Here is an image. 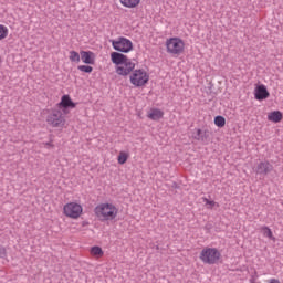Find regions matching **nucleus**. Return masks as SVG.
<instances>
[{"label":"nucleus","mask_w":283,"mask_h":283,"mask_svg":"<svg viewBox=\"0 0 283 283\" xmlns=\"http://www.w3.org/2000/svg\"><path fill=\"white\" fill-rule=\"evenodd\" d=\"M119 3H122L124 8H138L140 0H119Z\"/></svg>","instance_id":"dca6fc26"},{"label":"nucleus","mask_w":283,"mask_h":283,"mask_svg":"<svg viewBox=\"0 0 283 283\" xmlns=\"http://www.w3.org/2000/svg\"><path fill=\"white\" fill-rule=\"evenodd\" d=\"M270 93L264 84L259 85L254 91V98L256 101H264L269 98Z\"/></svg>","instance_id":"1a4fd4ad"},{"label":"nucleus","mask_w":283,"mask_h":283,"mask_svg":"<svg viewBox=\"0 0 283 283\" xmlns=\"http://www.w3.org/2000/svg\"><path fill=\"white\" fill-rule=\"evenodd\" d=\"M94 213L101 222H112L118 216V208L114 203L102 202L95 207Z\"/></svg>","instance_id":"f03ea898"},{"label":"nucleus","mask_w":283,"mask_h":283,"mask_svg":"<svg viewBox=\"0 0 283 283\" xmlns=\"http://www.w3.org/2000/svg\"><path fill=\"white\" fill-rule=\"evenodd\" d=\"M10 31L8 30V27L0 24V41H3V39H8V34Z\"/></svg>","instance_id":"aec40b11"},{"label":"nucleus","mask_w":283,"mask_h":283,"mask_svg":"<svg viewBox=\"0 0 283 283\" xmlns=\"http://www.w3.org/2000/svg\"><path fill=\"white\" fill-rule=\"evenodd\" d=\"M166 52L175 59L185 53V40L178 36H172L166 40Z\"/></svg>","instance_id":"7ed1b4c3"},{"label":"nucleus","mask_w":283,"mask_h":283,"mask_svg":"<svg viewBox=\"0 0 283 283\" xmlns=\"http://www.w3.org/2000/svg\"><path fill=\"white\" fill-rule=\"evenodd\" d=\"M111 43L116 52H122L123 54H127L134 50V43L127 38L120 36L116 40H112Z\"/></svg>","instance_id":"423d86ee"},{"label":"nucleus","mask_w":283,"mask_h":283,"mask_svg":"<svg viewBox=\"0 0 283 283\" xmlns=\"http://www.w3.org/2000/svg\"><path fill=\"white\" fill-rule=\"evenodd\" d=\"M91 254H93L94 256H101L103 255V249H101V247L98 245L92 247Z\"/></svg>","instance_id":"4be33fe9"},{"label":"nucleus","mask_w":283,"mask_h":283,"mask_svg":"<svg viewBox=\"0 0 283 283\" xmlns=\"http://www.w3.org/2000/svg\"><path fill=\"white\" fill-rule=\"evenodd\" d=\"M46 146H50V143H46Z\"/></svg>","instance_id":"a878e982"},{"label":"nucleus","mask_w":283,"mask_h":283,"mask_svg":"<svg viewBox=\"0 0 283 283\" xmlns=\"http://www.w3.org/2000/svg\"><path fill=\"white\" fill-rule=\"evenodd\" d=\"M81 60L86 65H94V53L92 51H81Z\"/></svg>","instance_id":"f8f14e48"},{"label":"nucleus","mask_w":283,"mask_h":283,"mask_svg":"<svg viewBox=\"0 0 283 283\" xmlns=\"http://www.w3.org/2000/svg\"><path fill=\"white\" fill-rule=\"evenodd\" d=\"M271 171H273V165L269 161H261L256 166V174H263L266 176V174H271Z\"/></svg>","instance_id":"9d476101"},{"label":"nucleus","mask_w":283,"mask_h":283,"mask_svg":"<svg viewBox=\"0 0 283 283\" xmlns=\"http://www.w3.org/2000/svg\"><path fill=\"white\" fill-rule=\"evenodd\" d=\"M69 59L72 63H81V54L76 51H71Z\"/></svg>","instance_id":"a211bd4d"},{"label":"nucleus","mask_w":283,"mask_h":283,"mask_svg":"<svg viewBox=\"0 0 283 283\" xmlns=\"http://www.w3.org/2000/svg\"><path fill=\"white\" fill-rule=\"evenodd\" d=\"M77 70L80 72H84L85 74H91V72L94 70L92 66L90 65H80L77 66Z\"/></svg>","instance_id":"5701e85b"},{"label":"nucleus","mask_w":283,"mask_h":283,"mask_svg":"<svg viewBox=\"0 0 283 283\" xmlns=\"http://www.w3.org/2000/svg\"><path fill=\"white\" fill-rule=\"evenodd\" d=\"M0 255H6V248L0 245Z\"/></svg>","instance_id":"393cba45"},{"label":"nucleus","mask_w":283,"mask_h":283,"mask_svg":"<svg viewBox=\"0 0 283 283\" xmlns=\"http://www.w3.org/2000/svg\"><path fill=\"white\" fill-rule=\"evenodd\" d=\"M130 83L134 87H144L149 83V73L144 69L134 70L130 74Z\"/></svg>","instance_id":"39448f33"},{"label":"nucleus","mask_w":283,"mask_h":283,"mask_svg":"<svg viewBox=\"0 0 283 283\" xmlns=\"http://www.w3.org/2000/svg\"><path fill=\"white\" fill-rule=\"evenodd\" d=\"M64 216L76 220L83 216V206L77 202H69L63 207Z\"/></svg>","instance_id":"0eeeda50"},{"label":"nucleus","mask_w":283,"mask_h":283,"mask_svg":"<svg viewBox=\"0 0 283 283\" xmlns=\"http://www.w3.org/2000/svg\"><path fill=\"white\" fill-rule=\"evenodd\" d=\"M192 138H195V140H199L200 143H207V132L200 128H195L192 130Z\"/></svg>","instance_id":"ddd939ff"},{"label":"nucleus","mask_w":283,"mask_h":283,"mask_svg":"<svg viewBox=\"0 0 283 283\" xmlns=\"http://www.w3.org/2000/svg\"><path fill=\"white\" fill-rule=\"evenodd\" d=\"M59 107H64V109L71 107V109H74V107H76V103L72 102L70 95H63L61 102L59 103Z\"/></svg>","instance_id":"9b49d317"},{"label":"nucleus","mask_w":283,"mask_h":283,"mask_svg":"<svg viewBox=\"0 0 283 283\" xmlns=\"http://www.w3.org/2000/svg\"><path fill=\"white\" fill-rule=\"evenodd\" d=\"M261 231L265 238H269V240H275V237H273V231H271L269 227L263 226Z\"/></svg>","instance_id":"6ab92c4d"},{"label":"nucleus","mask_w":283,"mask_h":283,"mask_svg":"<svg viewBox=\"0 0 283 283\" xmlns=\"http://www.w3.org/2000/svg\"><path fill=\"white\" fill-rule=\"evenodd\" d=\"M214 125L217 127H224V125H227V119H224L223 116L219 115V116L214 117Z\"/></svg>","instance_id":"412c9836"},{"label":"nucleus","mask_w":283,"mask_h":283,"mask_svg":"<svg viewBox=\"0 0 283 283\" xmlns=\"http://www.w3.org/2000/svg\"><path fill=\"white\" fill-rule=\"evenodd\" d=\"M268 120L271 123H280V120H282V113L280 111L271 112L268 115Z\"/></svg>","instance_id":"2eb2a0df"},{"label":"nucleus","mask_w":283,"mask_h":283,"mask_svg":"<svg viewBox=\"0 0 283 283\" xmlns=\"http://www.w3.org/2000/svg\"><path fill=\"white\" fill-rule=\"evenodd\" d=\"M203 200V202L206 203V205H208L209 207V209H213V207H218V203L216 202V201H211V200H209V199H207V198H203L202 199Z\"/></svg>","instance_id":"b1692460"},{"label":"nucleus","mask_w":283,"mask_h":283,"mask_svg":"<svg viewBox=\"0 0 283 283\" xmlns=\"http://www.w3.org/2000/svg\"><path fill=\"white\" fill-rule=\"evenodd\" d=\"M147 116L150 120H160L165 116V112L160 111V108H150Z\"/></svg>","instance_id":"4468645a"},{"label":"nucleus","mask_w":283,"mask_h":283,"mask_svg":"<svg viewBox=\"0 0 283 283\" xmlns=\"http://www.w3.org/2000/svg\"><path fill=\"white\" fill-rule=\"evenodd\" d=\"M46 122L51 127H64L65 126V116L59 109L52 111V113L46 117Z\"/></svg>","instance_id":"6e6552de"},{"label":"nucleus","mask_w":283,"mask_h":283,"mask_svg":"<svg viewBox=\"0 0 283 283\" xmlns=\"http://www.w3.org/2000/svg\"><path fill=\"white\" fill-rule=\"evenodd\" d=\"M111 61L114 65H117L115 72L118 76H129L136 67V63L132 59L119 52H113L111 54Z\"/></svg>","instance_id":"f257e3e1"},{"label":"nucleus","mask_w":283,"mask_h":283,"mask_svg":"<svg viewBox=\"0 0 283 283\" xmlns=\"http://www.w3.org/2000/svg\"><path fill=\"white\" fill-rule=\"evenodd\" d=\"M128 159H129V153L120 151L117 157V163L118 165H125V163H127Z\"/></svg>","instance_id":"f3484780"},{"label":"nucleus","mask_w":283,"mask_h":283,"mask_svg":"<svg viewBox=\"0 0 283 283\" xmlns=\"http://www.w3.org/2000/svg\"><path fill=\"white\" fill-rule=\"evenodd\" d=\"M199 258L203 264L211 265L218 264V262H220V258H222V254L217 248H203L200 252Z\"/></svg>","instance_id":"20e7f679"}]
</instances>
